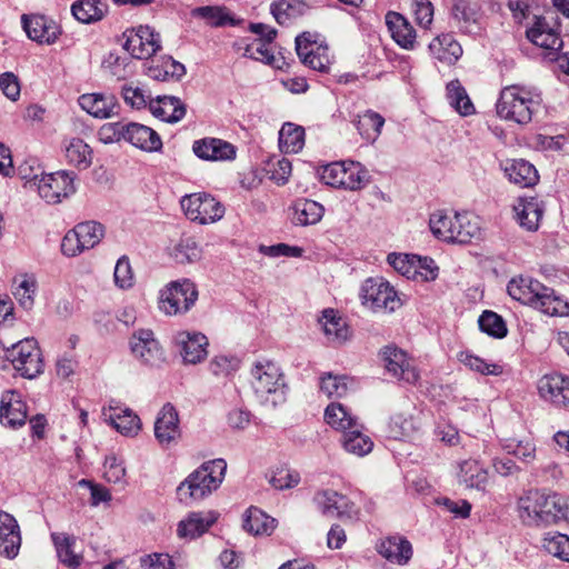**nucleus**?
I'll use <instances>...</instances> for the list:
<instances>
[{"mask_svg": "<svg viewBox=\"0 0 569 569\" xmlns=\"http://www.w3.org/2000/svg\"><path fill=\"white\" fill-rule=\"evenodd\" d=\"M227 462L222 458L202 462L177 487V499L190 507L217 491L226 476Z\"/></svg>", "mask_w": 569, "mask_h": 569, "instance_id": "1", "label": "nucleus"}, {"mask_svg": "<svg viewBox=\"0 0 569 569\" xmlns=\"http://www.w3.org/2000/svg\"><path fill=\"white\" fill-rule=\"evenodd\" d=\"M541 103V94L538 91L513 84L500 91L496 111L500 119L525 126L531 122L533 116L540 110Z\"/></svg>", "mask_w": 569, "mask_h": 569, "instance_id": "2", "label": "nucleus"}, {"mask_svg": "<svg viewBox=\"0 0 569 569\" xmlns=\"http://www.w3.org/2000/svg\"><path fill=\"white\" fill-rule=\"evenodd\" d=\"M325 419L329 426L342 432L340 441L346 451L363 457L372 450L373 441L362 432V425L346 406L330 403L326 408Z\"/></svg>", "mask_w": 569, "mask_h": 569, "instance_id": "3", "label": "nucleus"}, {"mask_svg": "<svg viewBox=\"0 0 569 569\" xmlns=\"http://www.w3.org/2000/svg\"><path fill=\"white\" fill-rule=\"evenodd\" d=\"M429 227L437 239L448 243L468 244L480 236L478 218L469 212L436 211L430 216Z\"/></svg>", "mask_w": 569, "mask_h": 569, "instance_id": "4", "label": "nucleus"}, {"mask_svg": "<svg viewBox=\"0 0 569 569\" xmlns=\"http://www.w3.org/2000/svg\"><path fill=\"white\" fill-rule=\"evenodd\" d=\"M562 497L530 490L518 501L519 516L523 523L535 527L557 525L563 520Z\"/></svg>", "mask_w": 569, "mask_h": 569, "instance_id": "5", "label": "nucleus"}, {"mask_svg": "<svg viewBox=\"0 0 569 569\" xmlns=\"http://www.w3.org/2000/svg\"><path fill=\"white\" fill-rule=\"evenodd\" d=\"M4 358L21 377L33 379L43 372V359L37 340L26 338L11 347H2Z\"/></svg>", "mask_w": 569, "mask_h": 569, "instance_id": "6", "label": "nucleus"}, {"mask_svg": "<svg viewBox=\"0 0 569 569\" xmlns=\"http://www.w3.org/2000/svg\"><path fill=\"white\" fill-rule=\"evenodd\" d=\"M198 289L190 279H179L169 282L160 290L158 306L167 316L187 313L198 300Z\"/></svg>", "mask_w": 569, "mask_h": 569, "instance_id": "7", "label": "nucleus"}, {"mask_svg": "<svg viewBox=\"0 0 569 569\" xmlns=\"http://www.w3.org/2000/svg\"><path fill=\"white\" fill-rule=\"evenodd\" d=\"M319 174L323 183L352 191L362 189L369 181L362 164L351 160L331 162L322 167Z\"/></svg>", "mask_w": 569, "mask_h": 569, "instance_id": "8", "label": "nucleus"}, {"mask_svg": "<svg viewBox=\"0 0 569 569\" xmlns=\"http://www.w3.org/2000/svg\"><path fill=\"white\" fill-rule=\"evenodd\" d=\"M360 298L362 305L375 312H393L402 305L398 292L382 278L366 279L360 289Z\"/></svg>", "mask_w": 569, "mask_h": 569, "instance_id": "9", "label": "nucleus"}, {"mask_svg": "<svg viewBox=\"0 0 569 569\" xmlns=\"http://www.w3.org/2000/svg\"><path fill=\"white\" fill-rule=\"evenodd\" d=\"M180 206L189 220L200 224L213 223L224 214L223 204L208 192L184 194Z\"/></svg>", "mask_w": 569, "mask_h": 569, "instance_id": "10", "label": "nucleus"}, {"mask_svg": "<svg viewBox=\"0 0 569 569\" xmlns=\"http://www.w3.org/2000/svg\"><path fill=\"white\" fill-rule=\"evenodd\" d=\"M527 39L543 50V57L549 61L558 60L563 42L556 22L547 17H533L532 24L526 30Z\"/></svg>", "mask_w": 569, "mask_h": 569, "instance_id": "11", "label": "nucleus"}, {"mask_svg": "<svg viewBox=\"0 0 569 569\" xmlns=\"http://www.w3.org/2000/svg\"><path fill=\"white\" fill-rule=\"evenodd\" d=\"M251 375L252 388L259 397L264 398L278 392L283 395L284 377L280 367L273 361L267 359L257 361L251 369Z\"/></svg>", "mask_w": 569, "mask_h": 569, "instance_id": "12", "label": "nucleus"}, {"mask_svg": "<svg viewBox=\"0 0 569 569\" xmlns=\"http://www.w3.org/2000/svg\"><path fill=\"white\" fill-rule=\"evenodd\" d=\"M37 182L39 196L48 203H58L62 199L68 198L76 191L73 180L74 173L68 171H58L54 173L43 174Z\"/></svg>", "mask_w": 569, "mask_h": 569, "instance_id": "13", "label": "nucleus"}, {"mask_svg": "<svg viewBox=\"0 0 569 569\" xmlns=\"http://www.w3.org/2000/svg\"><path fill=\"white\" fill-rule=\"evenodd\" d=\"M296 51L301 62L312 70L328 72L330 66L329 48L319 44L316 34L302 32L296 38Z\"/></svg>", "mask_w": 569, "mask_h": 569, "instance_id": "14", "label": "nucleus"}, {"mask_svg": "<svg viewBox=\"0 0 569 569\" xmlns=\"http://www.w3.org/2000/svg\"><path fill=\"white\" fill-rule=\"evenodd\" d=\"M123 48L136 59L148 60L161 49V38L150 26L129 31Z\"/></svg>", "mask_w": 569, "mask_h": 569, "instance_id": "15", "label": "nucleus"}, {"mask_svg": "<svg viewBox=\"0 0 569 569\" xmlns=\"http://www.w3.org/2000/svg\"><path fill=\"white\" fill-rule=\"evenodd\" d=\"M538 393L551 406L569 410V376L560 372L543 375L538 381Z\"/></svg>", "mask_w": 569, "mask_h": 569, "instance_id": "16", "label": "nucleus"}, {"mask_svg": "<svg viewBox=\"0 0 569 569\" xmlns=\"http://www.w3.org/2000/svg\"><path fill=\"white\" fill-rule=\"evenodd\" d=\"M132 355L142 363L158 366L164 360L163 349L150 329H139L130 338Z\"/></svg>", "mask_w": 569, "mask_h": 569, "instance_id": "17", "label": "nucleus"}, {"mask_svg": "<svg viewBox=\"0 0 569 569\" xmlns=\"http://www.w3.org/2000/svg\"><path fill=\"white\" fill-rule=\"evenodd\" d=\"M154 437L163 449L176 446L181 437L179 415L170 402L166 403L157 415Z\"/></svg>", "mask_w": 569, "mask_h": 569, "instance_id": "18", "label": "nucleus"}, {"mask_svg": "<svg viewBox=\"0 0 569 569\" xmlns=\"http://www.w3.org/2000/svg\"><path fill=\"white\" fill-rule=\"evenodd\" d=\"M21 23L28 38L40 44H52L61 34L59 24L43 14H22Z\"/></svg>", "mask_w": 569, "mask_h": 569, "instance_id": "19", "label": "nucleus"}, {"mask_svg": "<svg viewBox=\"0 0 569 569\" xmlns=\"http://www.w3.org/2000/svg\"><path fill=\"white\" fill-rule=\"evenodd\" d=\"M382 356L386 369L392 377L407 385L417 383L419 372L406 352L396 347H386Z\"/></svg>", "mask_w": 569, "mask_h": 569, "instance_id": "20", "label": "nucleus"}, {"mask_svg": "<svg viewBox=\"0 0 569 569\" xmlns=\"http://www.w3.org/2000/svg\"><path fill=\"white\" fill-rule=\"evenodd\" d=\"M192 151L204 161H232L237 158V147L234 144L212 137L194 140Z\"/></svg>", "mask_w": 569, "mask_h": 569, "instance_id": "21", "label": "nucleus"}, {"mask_svg": "<svg viewBox=\"0 0 569 569\" xmlns=\"http://www.w3.org/2000/svg\"><path fill=\"white\" fill-rule=\"evenodd\" d=\"M27 419V405L21 393L17 390H6L0 400V422L11 429H18Z\"/></svg>", "mask_w": 569, "mask_h": 569, "instance_id": "22", "label": "nucleus"}, {"mask_svg": "<svg viewBox=\"0 0 569 569\" xmlns=\"http://www.w3.org/2000/svg\"><path fill=\"white\" fill-rule=\"evenodd\" d=\"M102 415L110 425L124 436H136L141 429L140 418L122 403L111 400Z\"/></svg>", "mask_w": 569, "mask_h": 569, "instance_id": "23", "label": "nucleus"}, {"mask_svg": "<svg viewBox=\"0 0 569 569\" xmlns=\"http://www.w3.org/2000/svg\"><path fill=\"white\" fill-rule=\"evenodd\" d=\"M21 530L17 519L9 512L0 510V555L14 559L21 547Z\"/></svg>", "mask_w": 569, "mask_h": 569, "instance_id": "24", "label": "nucleus"}, {"mask_svg": "<svg viewBox=\"0 0 569 569\" xmlns=\"http://www.w3.org/2000/svg\"><path fill=\"white\" fill-rule=\"evenodd\" d=\"M176 343L184 363L196 365L207 357L208 339L200 332H178Z\"/></svg>", "mask_w": 569, "mask_h": 569, "instance_id": "25", "label": "nucleus"}, {"mask_svg": "<svg viewBox=\"0 0 569 569\" xmlns=\"http://www.w3.org/2000/svg\"><path fill=\"white\" fill-rule=\"evenodd\" d=\"M513 211L522 228L528 231H536L539 228L545 207L537 197H519L513 204Z\"/></svg>", "mask_w": 569, "mask_h": 569, "instance_id": "26", "label": "nucleus"}, {"mask_svg": "<svg viewBox=\"0 0 569 569\" xmlns=\"http://www.w3.org/2000/svg\"><path fill=\"white\" fill-rule=\"evenodd\" d=\"M126 141L147 152H157L162 149L159 133L150 127L130 122L126 124Z\"/></svg>", "mask_w": 569, "mask_h": 569, "instance_id": "27", "label": "nucleus"}, {"mask_svg": "<svg viewBox=\"0 0 569 569\" xmlns=\"http://www.w3.org/2000/svg\"><path fill=\"white\" fill-rule=\"evenodd\" d=\"M144 67L146 74L157 81H178L186 74V67L168 56L152 58Z\"/></svg>", "mask_w": 569, "mask_h": 569, "instance_id": "28", "label": "nucleus"}, {"mask_svg": "<svg viewBox=\"0 0 569 569\" xmlns=\"http://www.w3.org/2000/svg\"><path fill=\"white\" fill-rule=\"evenodd\" d=\"M149 110L156 118L170 123L180 121L187 112L186 104L173 96H158L150 100Z\"/></svg>", "mask_w": 569, "mask_h": 569, "instance_id": "29", "label": "nucleus"}, {"mask_svg": "<svg viewBox=\"0 0 569 569\" xmlns=\"http://www.w3.org/2000/svg\"><path fill=\"white\" fill-rule=\"evenodd\" d=\"M386 24L397 44L406 50L415 48L416 30L402 14L389 11L386 14Z\"/></svg>", "mask_w": 569, "mask_h": 569, "instance_id": "30", "label": "nucleus"}, {"mask_svg": "<svg viewBox=\"0 0 569 569\" xmlns=\"http://www.w3.org/2000/svg\"><path fill=\"white\" fill-rule=\"evenodd\" d=\"M291 221L295 226L307 227L318 223L325 213V208L319 202L298 198L290 207Z\"/></svg>", "mask_w": 569, "mask_h": 569, "instance_id": "31", "label": "nucleus"}, {"mask_svg": "<svg viewBox=\"0 0 569 569\" xmlns=\"http://www.w3.org/2000/svg\"><path fill=\"white\" fill-rule=\"evenodd\" d=\"M319 323L331 343L341 345L350 337L349 326L336 309H325L319 318Z\"/></svg>", "mask_w": 569, "mask_h": 569, "instance_id": "32", "label": "nucleus"}, {"mask_svg": "<svg viewBox=\"0 0 569 569\" xmlns=\"http://www.w3.org/2000/svg\"><path fill=\"white\" fill-rule=\"evenodd\" d=\"M431 56L448 66L455 64L462 56V47L451 33H443L436 37L429 43Z\"/></svg>", "mask_w": 569, "mask_h": 569, "instance_id": "33", "label": "nucleus"}, {"mask_svg": "<svg viewBox=\"0 0 569 569\" xmlns=\"http://www.w3.org/2000/svg\"><path fill=\"white\" fill-rule=\"evenodd\" d=\"M80 107L89 114L99 119H107L117 113L119 107L113 96L102 93H86L79 97Z\"/></svg>", "mask_w": 569, "mask_h": 569, "instance_id": "34", "label": "nucleus"}, {"mask_svg": "<svg viewBox=\"0 0 569 569\" xmlns=\"http://www.w3.org/2000/svg\"><path fill=\"white\" fill-rule=\"evenodd\" d=\"M379 553L388 561L406 565L412 557V546L402 536H390L381 541L378 547Z\"/></svg>", "mask_w": 569, "mask_h": 569, "instance_id": "35", "label": "nucleus"}, {"mask_svg": "<svg viewBox=\"0 0 569 569\" xmlns=\"http://www.w3.org/2000/svg\"><path fill=\"white\" fill-rule=\"evenodd\" d=\"M352 123L366 142L373 143L381 134L385 118L380 113L369 109L363 113L358 114L352 120Z\"/></svg>", "mask_w": 569, "mask_h": 569, "instance_id": "36", "label": "nucleus"}, {"mask_svg": "<svg viewBox=\"0 0 569 569\" xmlns=\"http://www.w3.org/2000/svg\"><path fill=\"white\" fill-rule=\"evenodd\" d=\"M505 172L512 183L521 188L533 187L539 180L536 167L525 159H513Z\"/></svg>", "mask_w": 569, "mask_h": 569, "instance_id": "37", "label": "nucleus"}, {"mask_svg": "<svg viewBox=\"0 0 569 569\" xmlns=\"http://www.w3.org/2000/svg\"><path fill=\"white\" fill-rule=\"evenodd\" d=\"M459 482L467 488H473L485 491L488 483V471L478 461L473 459L465 460L460 463Z\"/></svg>", "mask_w": 569, "mask_h": 569, "instance_id": "38", "label": "nucleus"}, {"mask_svg": "<svg viewBox=\"0 0 569 569\" xmlns=\"http://www.w3.org/2000/svg\"><path fill=\"white\" fill-rule=\"evenodd\" d=\"M52 542L57 550L59 561L70 568L78 569L82 562V556L74 553L73 546L76 538L66 533H51Z\"/></svg>", "mask_w": 569, "mask_h": 569, "instance_id": "39", "label": "nucleus"}, {"mask_svg": "<svg viewBox=\"0 0 569 569\" xmlns=\"http://www.w3.org/2000/svg\"><path fill=\"white\" fill-rule=\"evenodd\" d=\"M108 12V4L102 0H78L71 6L72 16L82 23L100 21Z\"/></svg>", "mask_w": 569, "mask_h": 569, "instance_id": "40", "label": "nucleus"}, {"mask_svg": "<svg viewBox=\"0 0 569 569\" xmlns=\"http://www.w3.org/2000/svg\"><path fill=\"white\" fill-rule=\"evenodd\" d=\"M216 521L212 513L191 512L187 519L178 525V536L194 539L204 533Z\"/></svg>", "mask_w": 569, "mask_h": 569, "instance_id": "41", "label": "nucleus"}, {"mask_svg": "<svg viewBox=\"0 0 569 569\" xmlns=\"http://www.w3.org/2000/svg\"><path fill=\"white\" fill-rule=\"evenodd\" d=\"M539 290H541V282L523 277L511 279L507 286V291L512 299L528 306L532 305Z\"/></svg>", "mask_w": 569, "mask_h": 569, "instance_id": "42", "label": "nucleus"}, {"mask_svg": "<svg viewBox=\"0 0 569 569\" xmlns=\"http://www.w3.org/2000/svg\"><path fill=\"white\" fill-rule=\"evenodd\" d=\"M193 18L202 19L212 28L234 26L236 20L230 11L223 6H203L191 10Z\"/></svg>", "mask_w": 569, "mask_h": 569, "instance_id": "43", "label": "nucleus"}, {"mask_svg": "<svg viewBox=\"0 0 569 569\" xmlns=\"http://www.w3.org/2000/svg\"><path fill=\"white\" fill-rule=\"evenodd\" d=\"M276 519L264 513L257 507H250L243 519V529L254 536L270 535L276 525Z\"/></svg>", "mask_w": 569, "mask_h": 569, "instance_id": "44", "label": "nucleus"}, {"mask_svg": "<svg viewBox=\"0 0 569 569\" xmlns=\"http://www.w3.org/2000/svg\"><path fill=\"white\" fill-rule=\"evenodd\" d=\"M309 9L303 0H280L271 4V13L281 26H287L292 19L301 17Z\"/></svg>", "mask_w": 569, "mask_h": 569, "instance_id": "45", "label": "nucleus"}, {"mask_svg": "<svg viewBox=\"0 0 569 569\" xmlns=\"http://www.w3.org/2000/svg\"><path fill=\"white\" fill-rule=\"evenodd\" d=\"M64 154L69 164L80 169H87L92 162V150L80 138H71L66 143Z\"/></svg>", "mask_w": 569, "mask_h": 569, "instance_id": "46", "label": "nucleus"}, {"mask_svg": "<svg viewBox=\"0 0 569 569\" xmlns=\"http://www.w3.org/2000/svg\"><path fill=\"white\" fill-rule=\"evenodd\" d=\"M458 360L470 370L482 376H501L503 373V365L499 362H488L486 359L473 355L469 350L460 351Z\"/></svg>", "mask_w": 569, "mask_h": 569, "instance_id": "47", "label": "nucleus"}, {"mask_svg": "<svg viewBox=\"0 0 569 569\" xmlns=\"http://www.w3.org/2000/svg\"><path fill=\"white\" fill-rule=\"evenodd\" d=\"M279 146L286 153H297L305 146V129L287 122L279 131Z\"/></svg>", "mask_w": 569, "mask_h": 569, "instance_id": "48", "label": "nucleus"}, {"mask_svg": "<svg viewBox=\"0 0 569 569\" xmlns=\"http://www.w3.org/2000/svg\"><path fill=\"white\" fill-rule=\"evenodd\" d=\"M451 17L461 32L471 33L473 31L477 20L476 11L468 0H452Z\"/></svg>", "mask_w": 569, "mask_h": 569, "instance_id": "49", "label": "nucleus"}, {"mask_svg": "<svg viewBox=\"0 0 569 569\" xmlns=\"http://www.w3.org/2000/svg\"><path fill=\"white\" fill-rule=\"evenodd\" d=\"M447 97L450 106L461 116H470L475 112V107L468 97L466 89L458 80L447 84Z\"/></svg>", "mask_w": 569, "mask_h": 569, "instance_id": "50", "label": "nucleus"}, {"mask_svg": "<svg viewBox=\"0 0 569 569\" xmlns=\"http://www.w3.org/2000/svg\"><path fill=\"white\" fill-rule=\"evenodd\" d=\"M478 325L482 332L495 339H502L508 333V328L503 318L491 310H485L480 315Z\"/></svg>", "mask_w": 569, "mask_h": 569, "instance_id": "51", "label": "nucleus"}, {"mask_svg": "<svg viewBox=\"0 0 569 569\" xmlns=\"http://www.w3.org/2000/svg\"><path fill=\"white\" fill-rule=\"evenodd\" d=\"M171 256L177 263H193L201 258V248L193 238H181L173 247Z\"/></svg>", "mask_w": 569, "mask_h": 569, "instance_id": "52", "label": "nucleus"}, {"mask_svg": "<svg viewBox=\"0 0 569 569\" xmlns=\"http://www.w3.org/2000/svg\"><path fill=\"white\" fill-rule=\"evenodd\" d=\"M417 430V426L411 416L395 413L388 422V437L395 440L409 438Z\"/></svg>", "mask_w": 569, "mask_h": 569, "instance_id": "53", "label": "nucleus"}, {"mask_svg": "<svg viewBox=\"0 0 569 569\" xmlns=\"http://www.w3.org/2000/svg\"><path fill=\"white\" fill-rule=\"evenodd\" d=\"M264 171L268 179L278 186H283L291 176L292 166L290 160L284 157H272L266 163Z\"/></svg>", "mask_w": 569, "mask_h": 569, "instance_id": "54", "label": "nucleus"}, {"mask_svg": "<svg viewBox=\"0 0 569 569\" xmlns=\"http://www.w3.org/2000/svg\"><path fill=\"white\" fill-rule=\"evenodd\" d=\"M388 263L407 279L417 280V269L415 263L419 264V256L408 253H389Z\"/></svg>", "mask_w": 569, "mask_h": 569, "instance_id": "55", "label": "nucleus"}, {"mask_svg": "<svg viewBox=\"0 0 569 569\" xmlns=\"http://www.w3.org/2000/svg\"><path fill=\"white\" fill-rule=\"evenodd\" d=\"M82 241V247L91 249L97 246L104 233L103 226L97 221L80 222L73 228Z\"/></svg>", "mask_w": 569, "mask_h": 569, "instance_id": "56", "label": "nucleus"}, {"mask_svg": "<svg viewBox=\"0 0 569 569\" xmlns=\"http://www.w3.org/2000/svg\"><path fill=\"white\" fill-rule=\"evenodd\" d=\"M543 548L550 555L569 562V536L548 532L543 538Z\"/></svg>", "mask_w": 569, "mask_h": 569, "instance_id": "57", "label": "nucleus"}, {"mask_svg": "<svg viewBox=\"0 0 569 569\" xmlns=\"http://www.w3.org/2000/svg\"><path fill=\"white\" fill-rule=\"evenodd\" d=\"M272 42L273 41H266L263 39H253L246 46L243 56L267 64H272L274 61L271 49Z\"/></svg>", "mask_w": 569, "mask_h": 569, "instance_id": "58", "label": "nucleus"}, {"mask_svg": "<svg viewBox=\"0 0 569 569\" xmlns=\"http://www.w3.org/2000/svg\"><path fill=\"white\" fill-rule=\"evenodd\" d=\"M320 389L329 398H342L348 393V378L327 373L321 377Z\"/></svg>", "mask_w": 569, "mask_h": 569, "instance_id": "59", "label": "nucleus"}, {"mask_svg": "<svg viewBox=\"0 0 569 569\" xmlns=\"http://www.w3.org/2000/svg\"><path fill=\"white\" fill-rule=\"evenodd\" d=\"M14 284L13 296L19 305L26 310L31 309L37 289L34 279L24 277L19 282L16 280Z\"/></svg>", "mask_w": 569, "mask_h": 569, "instance_id": "60", "label": "nucleus"}, {"mask_svg": "<svg viewBox=\"0 0 569 569\" xmlns=\"http://www.w3.org/2000/svg\"><path fill=\"white\" fill-rule=\"evenodd\" d=\"M240 360L236 356L218 355L210 363L209 370L217 377H228L239 369Z\"/></svg>", "mask_w": 569, "mask_h": 569, "instance_id": "61", "label": "nucleus"}, {"mask_svg": "<svg viewBox=\"0 0 569 569\" xmlns=\"http://www.w3.org/2000/svg\"><path fill=\"white\" fill-rule=\"evenodd\" d=\"M121 96L128 106L138 110L149 106V101L152 100L142 88L133 83H124L121 88Z\"/></svg>", "mask_w": 569, "mask_h": 569, "instance_id": "62", "label": "nucleus"}, {"mask_svg": "<svg viewBox=\"0 0 569 569\" xmlns=\"http://www.w3.org/2000/svg\"><path fill=\"white\" fill-rule=\"evenodd\" d=\"M300 482V475L287 467L277 468L270 478L271 486L277 490L296 487Z\"/></svg>", "mask_w": 569, "mask_h": 569, "instance_id": "63", "label": "nucleus"}, {"mask_svg": "<svg viewBox=\"0 0 569 569\" xmlns=\"http://www.w3.org/2000/svg\"><path fill=\"white\" fill-rule=\"evenodd\" d=\"M338 495L339 492L332 489H322L315 493L312 501L323 517L332 519Z\"/></svg>", "mask_w": 569, "mask_h": 569, "instance_id": "64", "label": "nucleus"}]
</instances>
